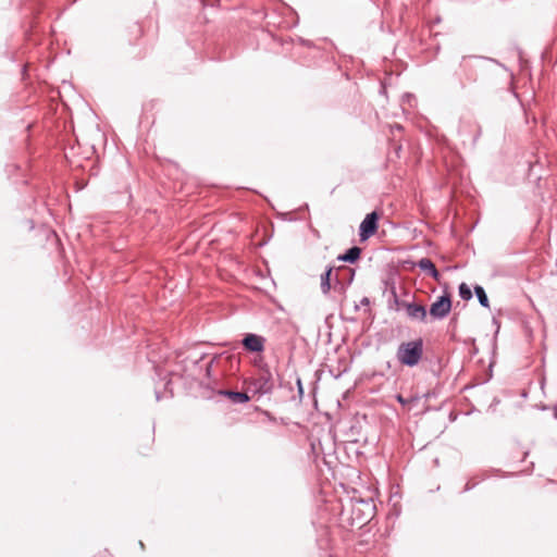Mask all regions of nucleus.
Here are the masks:
<instances>
[{
  "label": "nucleus",
  "instance_id": "nucleus-4",
  "mask_svg": "<svg viewBox=\"0 0 557 557\" xmlns=\"http://www.w3.org/2000/svg\"><path fill=\"white\" fill-rule=\"evenodd\" d=\"M274 379L268 364L259 368L258 374L250 382V387L260 396L271 394L274 389Z\"/></svg>",
  "mask_w": 557,
  "mask_h": 557
},
{
  "label": "nucleus",
  "instance_id": "nucleus-10",
  "mask_svg": "<svg viewBox=\"0 0 557 557\" xmlns=\"http://www.w3.org/2000/svg\"><path fill=\"white\" fill-rule=\"evenodd\" d=\"M361 252L362 250L360 247L352 246L349 249H347L344 253L339 255L337 257V260L352 264L360 259Z\"/></svg>",
  "mask_w": 557,
  "mask_h": 557
},
{
  "label": "nucleus",
  "instance_id": "nucleus-16",
  "mask_svg": "<svg viewBox=\"0 0 557 557\" xmlns=\"http://www.w3.org/2000/svg\"><path fill=\"white\" fill-rule=\"evenodd\" d=\"M389 294H391L389 304H392V302H393V305H395L397 308H398L399 306H401V307H403V302H404V301H400V300H399L398 295H397V290H396V286H395V284H394V283H393V284L391 285V287H389ZM389 308L392 309V308H393V306H392V305H389Z\"/></svg>",
  "mask_w": 557,
  "mask_h": 557
},
{
  "label": "nucleus",
  "instance_id": "nucleus-22",
  "mask_svg": "<svg viewBox=\"0 0 557 557\" xmlns=\"http://www.w3.org/2000/svg\"><path fill=\"white\" fill-rule=\"evenodd\" d=\"M214 359H215L214 357L211 358V360L206 364V371H207L208 375H210L211 367H212V364L214 362Z\"/></svg>",
  "mask_w": 557,
  "mask_h": 557
},
{
  "label": "nucleus",
  "instance_id": "nucleus-28",
  "mask_svg": "<svg viewBox=\"0 0 557 557\" xmlns=\"http://www.w3.org/2000/svg\"><path fill=\"white\" fill-rule=\"evenodd\" d=\"M400 150H401V146H397V147L395 148L396 153H398Z\"/></svg>",
  "mask_w": 557,
  "mask_h": 557
},
{
  "label": "nucleus",
  "instance_id": "nucleus-1",
  "mask_svg": "<svg viewBox=\"0 0 557 557\" xmlns=\"http://www.w3.org/2000/svg\"><path fill=\"white\" fill-rule=\"evenodd\" d=\"M338 520L343 528L362 527L370 521L375 511L372 498L347 497L338 504Z\"/></svg>",
  "mask_w": 557,
  "mask_h": 557
},
{
  "label": "nucleus",
  "instance_id": "nucleus-18",
  "mask_svg": "<svg viewBox=\"0 0 557 557\" xmlns=\"http://www.w3.org/2000/svg\"><path fill=\"white\" fill-rule=\"evenodd\" d=\"M296 384H297L299 397L301 398L304 396V387H302L300 377H297Z\"/></svg>",
  "mask_w": 557,
  "mask_h": 557
},
{
  "label": "nucleus",
  "instance_id": "nucleus-23",
  "mask_svg": "<svg viewBox=\"0 0 557 557\" xmlns=\"http://www.w3.org/2000/svg\"><path fill=\"white\" fill-rule=\"evenodd\" d=\"M475 485V483H470V482H467L466 486H465V490L463 491H470L471 488H473Z\"/></svg>",
  "mask_w": 557,
  "mask_h": 557
},
{
  "label": "nucleus",
  "instance_id": "nucleus-21",
  "mask_svg": "<svg viewBox=\"0 0 557 557\" xmlns=\"http://www.w3.org/2000/svg\"><path fill=\"white\" fill-rule=\"evenodd\" d=\"M396 399L399 404L401 405H407L409 403V400L407 398H405L403 395L398 394L396 396Z\"/></svg>",
  "mask_w": 557,
  "mask_h": 557
},
{
  "label": "nucleus",
  "instance_id": "nucleus-24",
  "mask_svg": "<svg viewBox=\"0 0 557 557\" xmlns=\"http://www.w3.org/2000/svg\"><path fill=\"white\" fill-rule=\"evenodd\" d=\"M369 304H370L369 298L363 297V298L361 299V305H363V306H368Z\"/></svg>",
  "mask_w": 557,
  "mask_h": 557
},
{
  "label": "nucleus",
  "instance_id": "nucleus-26",
  "mask_svg": "<svg viewBox=\"0 0 557 557\" xmlns=\"http://www.w3.org/2000/svg\"><path fill=\"white\" fill-rule=\"evenodd\" d=\"M480 134H481V129L479 128V132H478L476 136L474 137V141H476V140H478V138H479Z\"/></svg>",
  "mask_w": 557,
  "mask_h": 557
},
{
  "label": "nucleus",
  "instance_id": "nucleus-8",
  "mask_svg": "<svg viewBox=\"0 0 557 557\" xmlns=\"http://www.w3.org/2000/svg\"><path fill=\"white\" fill-rule=\"evenodd\" d=\"M403 307L409 319L425 322L428 317L426 308L416 302H403Z\"/></svg>",
  "mask_w": 557,
  "mask_h": 557
},
{
  "label": "nucleus",
  "instance_id": "nucleus-3",
  "mask_svg": "<svg viewBox=\"0 0 557 557\" xmlns=\"http://www.w3.org/2000/svg\"><path fill=\"white\" fill-rule=\"evenodd\" d=\"M423 355V341L417 338L414 341L401 343L396 352L397 360L406 367H416Z\"/></svg>",
  "mask_w": 557,
  "mask_h": 557
},
{
  "label": "nucleus",
  "instance_id": "nucleus-12",
  "mask_svg": "<svg viewBox=\"0 0 557 557\" xmlns=\"http://www.w3.org/2000/svg\"><path fill=\"white\" fill-rule=\"evenodd\" d=\"M332 273L333 267H327L324 273L321 274V290L324 295L329 294L331 290Z\"/></svg>",
  "mask_w": 557,
  "mask_h": 557
},
{
  "label": "nucleus",
  "instance_id": "nucleus-27",
  "mask_svg": "<svg viewBox=\"0 0 557 557\" xmlns=\"http://www.w3.org/2000/svg\"><path fill=\"white\" fill-rule=\"evenodd\" d=\"M395 128H396V129H398V131H400V129H403V126H401V125H399V124H396V125H395Z\"/></svg>",
  "mask_w": 557,
  "mask_h": 557
},
{
  "label": "nucleus",
  "instance_id": "nucleus-25",
  "mask_svg": "<svg viewBox=\"0 0 557 557\" xmlns=\"http://www.w3.org/2000/svg\"><path fill=\"white\" fill-rule=\"evenodd\" d=\"M206 355L202 354L197 360H195L196 363H198L200 360L205 359Z\"/></svg>",
  "mask_w": 557,
  "mask_h": 557
},
{
  "label": "nucleus",
  "instance_id": "nucleus-2",
  "mask_svg": "<svg viewBox=\"0 0 557 557\" xmlns=\"http://www.w3.org/2000/svg\"><path fill=\"white\" fill-rule=\"evenodd\" d=\"M490 61L487 58L479 55H463L460 60V86L466 88L468 84L475 83L479 74L483 71L485 62Z\"/></svg>",
  "mask_w": 557,
  "mask_h": 557
},
{
  "label": "nucleus",
  "instance_id": "nucleus-9",
  "mask_svg": "<svg viewBox=\"0 0 557 557\" xmlns=\"http://www.w3.org/2000/svg\"><path fill=\"white\" fill-rule=\"evenodd\" d=\"M417 267L428 273L431 277H433L435 281H440L441 278V273L438 272V270L436 269L435 264L433 263V261L429 258H422L420 259L418 262H417Z\"/></svg>",
  "mask_w": 557,
  "mask_h": 557
},
{
  "label": "nucleus",
  "instance_id": "nucleus-17",
  "mask_svg": "<svg viewBox=\"0 0 557 557\" xmlns=\"http://www.w3.org/2000/svg\"><path fill=\"white\" fill-rule=\"evenodd\" d=\"M338 271L346 273L349 276L348 284L352 282L355 271L350 268H339Z\"/></svg>",
  "mask_w": 557,
  "mask_h": 557
},
{
  "label": "nucleus",
  "instance_id": "nucleus-19",
  "mask_svg": "<svg viewBox=\"0 0 557 557\" xmlns=\"http://www.w3.org/2000/svg\"><path fill=\"white\" fill-rule=\"evenodd\" d=\"M154 395H156L157 401H160L164 396L158 386H156V388H154Z\"/></svg>",
  "mask_w": 557,
  "mask_h": 557
},
{
  "label": "nucleus",
  "instance_id": "nucleus-30",
  "mask_svg": "<svg viewBox=\"0 0 557 557\" xmlns=\"http://www.w3.org/2000/svg\"><path fill=\"white\" fill-rule=\"evenodd\" d=\"M555 418L557 419V410L555 411Z\"/></svg>",
  "mask_w": 557,
  "mask_h": 557
},
{
  "label": "nucleus",
  "instance_id": "nucleus-20",
  "mask_svg": "<svg viewBox=\"0 0 557 557\" xmlns=\"http://www.w3.org/2000/svg\"><path fill=\"white\" fill-rule=\"evenodd\" d=\"M298 41H299L300 45L306 46V47H312L313 46V44L310 40L304 39L301 37L298 38Z\"/></svg>",
  "mask_w": 557,
  "mask_h": 557
},
{
  "label": "nucleus",
  "instance_id": "nucleus-11",
  "mask_svg": "<svg viewBox=\"0 0 557 557\" xmlns=\"http://www.w3.org/2000/svg\"><path fill=\"white\" fill-rule=\"evenodd\" d=\"M220 394L227 397L234 404H245L249 401L248 395L243 392L224 389L221 391Z\"/></svg>",
  "mask_w": 557,
  "mask_h": 557
},
{
  "label": "nucleus",
  "instance_id": "nucleus-7",
  "mask_svg": "<svg viewBox=\"0 0 557 557\" xmlns=\"http://www.w3.org/2000/svg\"><path fill=\"white\" fill-rule=\"evenodd\" d=\"M242 345L248 352L260 354L264 350L265 338L255 333H247L242 339Z\"/></svg>",
  "mask_w": 557,
  "mask_h": 557
},
{
  "label": "nucleus",
  "instance_id": "nucleus-6",
  "mask_svg": "<svg viewBox=\"0 0 557 557\" xmlns=\"http://www.w3.org/2000/svg\"><path fill=\"white\" fill-rule=\"evenodd\" d=\"M380 213L374 210L368 213L359 225V238L361 242L372 237L379 228Z\"/></svg>",
  "mask_w": 557,
  "mask_h": 557
},
{
  "label": "nucleus",
  "instance_id": "nucleus-15",
  "mask_svg": "<svg viewBox=\"0 0 557 557\" xmlns=\"http://www.w3.org/2000/svg\"><path fill=\"white\" fill-rule=\"evenodd\" d=\"M458 293L461 299L470 300L472 298V290L466 283H461L458 287Z\"/></svg>",
  "mask_w": 557,
  "mask_h": 557
},
{
  "label": "nucleus",
  "instance_id": "nucleus-13",
  "mask_svg": "<svg viewBox=\"0 0 557 557\" xmlns=\"http://www.w3.org/2000/svg\"><path fill=\"white\" fill-rule=\"evenodd\" d=\"M154 371H156V375L159 377V380L164 381V383H163L164 392H169L170 396L172 397L173 393H172V389L170 388L172 382L170 379H168L169 373L159 367H154Z\"/></svg>",
  "mask_w": 557,
  "mask_h": 557
},
{
  "label": "nucleus",
  "instance_id": "nucleus-14",
  "mask_svg": "<svg viewBox=\"0 0 557 557\" xmlns=\"http://www.w3.org/2000/svg\"><path fill=\"white\" fill-rule=\"evenodd\" d=\"M473 290L480 305L484 308H488L490 301L485 289L481 285H475Z\"/></svg>",
  "mask_w": 557,
  "mask_h": 557
},
{
  "label": "nucleus",
  "instance_id": "nucleus-5",
  "mask_svg": "<svg viewBox=\"0 0 557 557\" xmlns=\"http://www.w3.org/2000/svg\"><path fill=\"white\" fill-rule=\"evenodd\" d=\"M451 310V298L450 294L444 292L443 295L438 296L436 300L431 305L429 313L434 320H443L446 318Z\"/></svg>",
  "mask_w": 557,
  "mask_h": 557
},
{
  "label": "nucleus",
  "instance_id": "nucleus-29",
  "mask_svg": "<svg viewBox=\"0 0 557 557\" xmlns=\"http://www.w3.org/2000/svg\"><path fill=\"white\" fill-rule=\"evenodd\" d=\"M139 547L144 548V543L143 542H139Z\"/></svg>",
  "mask_w": 557,
  "mask_h": 557
}]
</instances>
